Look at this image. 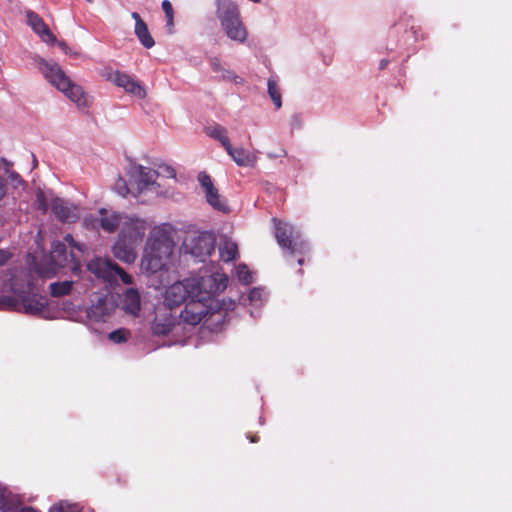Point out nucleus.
I'll list each match as a JSON object with an SVG mask.
<instances>
[{"instance_id": "1", "label": "nucleus", "mask_w": 512, "mask_h": 512, "mask_svg": "<svg viewBox=\"0 0 512 512\" xmlns=\"http://www.w3.org/2000/svg\"><path fill=\"white\" fill-rule=\"evenodd\" d=\"M148 228L146 220L128 216L112 246L114 257L127 264L133 263L137 258V248L142 243Z\"/></svg>"}, {"instance_id": "2", "label": "nucleus", "mask_w": 512, "mask_h": 512, "mask_svg": "<svg viewBox=\"0 0 512 512\" xmlns=\"http://www.w3.org/2000/svg\"><path fill=\"white\" fill-rule=\"evenodd\" d=\"M39 69L53 86L64 93V95L79 108L88 106V99L82 87L73 83L58 64L41 59Z\"/></svg>"}, {"instance_id": "3", "label": "nucleus", "mask_w": 512, "mask_h": 512, "mask_svg": "<svg viewBox=\"0 0 512 512\" xmlns=\"http://www.w3.org/2000/svg\"><path fill=\"white\" fill-rule=\"evenodd\" d=\"M189 279L192 298H197L211 303L213 296L223 292L228 283V277L224 273L210 272L208 269L200 270V273Z\"/></svg>"}, {"instance_id": "4", "label": "nucleus", "mask_w": 512, "mask_h": 512, "mask_svg": "<svg viewBox=\"0 0 512 512\" xmlns=\"http://www.w3.org/2000/svg\"><path fill=\"white\" fill-rule=\"evenodd\" d=\"M274 222L275 237L277 243L283 249L286 260L290 262L291 258L296 255L298 256V264L303 265L304 255L309 250L307 243L291 224L276 219H274Z\"/></svg>"}, {"instance_id": "5", "label": "nucleus", "mask_w": 512, "mask_h": 512, "mask_svg": "<svg viewBox=\"0 0 512 512\" xmlns=\"http://www.w3.org/2000/svg\"><path fill=\"white\" fill-rule=\"evenodd\" d=\"M215 242L212 233L202 232L189 236L184 242V250L198 261L204 262L214 251Z\"/></svg>"}, {"instance_id": "6", "label": "nucleus", "mask_w": 512, "mask_h": 512, "mask_svg": "<svg viewBox=\"0 0 512 512\" xmlns=\"http://www.w3.org/2000/svg\"><path fill=\"white\" fill-rule=\"evenodd\" d=\"M174 246L172 226L170 224H162L150 231L145 248L162 253L163 256H171Z\"/></svg>"}, {"instance_id": "7", "label": "nucleus", "mask_w": 512, "mask_h": 512, "mask_svg": "<svg viewBox=\"0 0 512 512\" xmlns=\"http://www.w3.org/2000/svg\"><path fill=\"white\" fill-rule=\"evenodd\" d=\"M188 298H192V289L189 279L177 281L170 285L164 294V304L172 309L181 305Z\"/></svg>"}, {"instance_id": "8", "label": "nucleus", "mask_w": 512, "mask_h": 512, "mask_svg": "<svg viewBox=\"0 0 512 512\" xmlns=\"http://www.w3.org/2000/svg\"><path fill=\"white\" fill-rule=\"evenodd\" d=\"M51 262L55 266L54 271L59 268L72 264L71 269L74 273H78L80 270V262L75 259L73 253H68L66 245L60 241H54L51 246L50 254Z\"/></svg>"}, {"instance_id": "9", "label": "nucleus", "mask_w": 512, "mask_h": 512, "mask_svg": "<svg viewBox=\"0 0 512 512\" xmlns=\"http://www.w3.org/2000/svg\"><path fill=\"white\" fill-rule=\"evenodd\" d=\"M208 307L209 303L197 298H191V301L181 311L180 318L184 323L193 326L197 325L206 320L207 313H209Z\"/></svg>"}, {"instance_id": "10", "label": "nucleus", "mask_w": 512, "mask_h": 512, "mask_svg": "<svg viewBox=\"0 0 512 512\" xmlns=\"http://www.w3.org/2000/svg\"><path fill=\"white\" fill-rule=\"evenodd\" d=\"M198 181L205 190L207 202L217 211L222 213H229L230 208L226 200L221 197L218 190L214 187L211 177L205 172L198 175Z\"/></svg>"}, {"instance_id": "11", "label": "nucleus", "mask_w": 512, "mask_h": 512, "mask_svg": "<svg viewBox=\"0 0 512 512\" xmlns=\"http://www.w3.org/2000/svg\"><path fill=\"white\" fill-rule=\"evenodd\" d=\"M128 216L129 215L123 213L101 208L98 210V216L94 219L93 226H99L107 233H114L119 227H122L124 220H126Z\"/></svg>"}, {"instance_id": "12", "label": "nucleus", "mask_w": 512, "mask_h": 512, "mask_svg": "<svg viewBox=\"0 0 512 512\" xmlns=\"http://www.w3.org/2000/svg\"><path fill=\"white\" fill-rule=\"evenodd\" d=\"M108 79L118 87L123 88L126 92L140 99L146 96V91L141 84L126 73L116 71L111 73Z\"/></svg>"}, {"instance_id": "13", "label": "nucleus", "mask_w": 512, "mask_h": 512, "mask_svg": "<svg viewBox=\"0 0 512 512\" xmlns=\"http://www.w3.org/2000/svg\"><path fill=\"white\" fill-rule=\"evenodd\" d=\"M9 286L13 294L22 296L32 292V274L27 269H17L11 273Z\"/></svg>"}, {"instance_id": "14", "label": "nucleus", "mask_w": 512, "mask_h": 512, "mask_svg": "<svg viewBox=\"0 0 512 512\" xmlns=\"http://www.w3.org/2000/svg\"><path fill=\"white\" fill-rule=\"evenodd\" d=\"M26 21L32 30L42 39V41L49 45L55 44V35L51 32L48 25L37 13L31 10L26 11Z\"/></svg>"}, {"instance_id": "15", "label": "nucleus", "mask_w": 512, "mask_h": 512, "mask_svg": "<svg viewBox=\"0 0 512 512\" xmlns=\"http://www.w3.org/2000/svg\"><path fill=\"white\" fill-rule=\"evenodd\" d=\"M159 175V171L139 165L136 168L135 174V183L138 193H142L145 190H155L157 192L156 187L158 184L156 183V179Z\"/></svg>"}, {"instance_id": "16", "label": "nucleus", "mask_w": 512, "mask_h": 512, "mask_svg": "<svg viewBox=\"0 0 512 512\" xmlns=\"http://www.w3.org/2000/svg\"><path fill=\"white\" fill-rule=\"evenodd\" d=\"M112 311L113 304L106 297L99 296L86 309V316L91 321L104 322Z\"/></svg>"}, {"instance_id": "17", "label": "nucleus", "mask_w": 512, "mask_h": 512, "mask_svg": "<svg viewBox=\"0 0 512 512\" xmlns=\"http://www.w3.org/2000/svg\"><path fill=\"white\" fill-rule=\"evenodd\" d=\"M169 257L170 256H163L162 253L145 248L141 259L140 269L141 271L149 274L161 271L165 268Z\"/></svg>"}, {"instance_id": "18", "label": "nucleus", "mask_w": 512, "mask_h": 512, "mask_svg": "<svg viewBox=\"0 0 512 512\" xmlns=\"http://www.w3.org/2000/svg\"><path fill=\"white\" fill-rule=\"evenodd\" d=\"M54 215L62 222L74 223L78 219L77 207L61 198H54L50 204Z\"/></svg>"}, {"instance_id": "19", "label": "nucleus", "mask_w": 512, "mask_h": 512, "mask_svg": "<svg viewBox=\"0 0 512 512\" xmlns=\"http://www.w3.org/2000/svg\"><path fill=\"white\" fill-rule=\"evenodd\" d=\"M87 269L105 281L113 282V272L116 270V263L109 258L97 257L87 264Z\"/></svg>"}, {"instance_id": "20", "label": "nucleus", "mask_w": 512, "mask_h": 512, "mask_svg": "<svg viewBox=\"0 0 512 512\" xmlns=\"http://www.w3.org/2000/svg\"><path fill=\"white\" fill-rule=\"evenodd\" d=\"M215 3L216 16L220 21V25L240 18L238 5L232 0H215Z\"/></svg>"}, {"instance_id": "21", "label": "nucleus", "mask_w": 512, "mask_h": 512, "mask_svg": "<svg viewBox=\"0 0 512 512\" xmlns=\"http://www.w3.org/2000/svg\"><path fill=\"white\" fill-rule=\"evenodd\" d=\"M21 298V312L30 315H41L46 310V301L36 294H24Z\"/></svg>"}, {"instance_id": "22", "label": "nucleus", "mask_w": 512, "mask_h": 512, "mask_svg": "<svg viewBox=\"0 0 512 512\" xmlns=\"http://www.w3.org/2000/svg\"><path fill=\"white\" fill-rule=\"evenodd\" d=\"M121 307L126 313L132 316H138L141 310L139 291L135 288H128L122 295Z\"/></svg>"}, {"instance_id": "23", "label": "nucleus", "mask_w": 512, "mask_h": 512, "mask_svg": "<svg viewBox=\"0 0 512 512\" xmlns=\"http://www.w3.org/2000/svg\"><path fill=\"white\" fill-rule=\"evenodd\" d=\"M221 28L225 32L226 36L232 41L243 44L247 40L248 31L241 21V18L228 23H223Z\"/></svg>"}, {"instance_id": "24", "label": "nucleus", "mask_w": 512, "mask_h": 512, "mask_svg": "<svg viewBox=\"0 0 512 512\" xmlns=\"http://www.w3.org/2000/svg\"><path fill=\"white\" fill-rule=\"evenodd\" d=\"M225 150L238 166L253 167L257 162V157L242 147L234 148L230 143Z\"/></svg>"}, {"instance_id": "25", "label": "nucleus", "mask_w": 512, "mask_h": 512, "mask_svg": "<svg viewBox=\"0 0 512 512\" xmlns=\"http://www.w3.org/2000/svg\"><path fill=\"white\" fill-rule=\"evenodd\" d=\"M131 16L135 20V34L139 41L145 48H152L155 45V41L151 36L146 23L137 12H133Z\"/></svg>"}, {"instance_id": "26", "label": "nucleus", "mask_w": 512, "mask_h": 512, "mask_svg": "<svg viewBox=\"0 0 512 512\" xmlns=\"http://www.w3.org/2000/svg\"><path fill=\"white\" fill-rule=\"evenodd\" d=\"M208 309H209V313H207L205 324L209 328L216 330L223 325V323L226 320L227 314L224 313L219 308H216L213 304V301H211V303H209Z\"/></svg>"}, {"instance_id": "27", "label": "nucleus", "mask_w": 512, "mask_h": 512, "mask_svg": "<svg viewBox=\"0 0 512 512\" xmlns=\"http://www.w3.org/2000/svg\"><path fill=\"white\" fill-rule=\"evenodd\" d=\"M174 325V320L171 316L157 315L151 324L153 334L158 336L167 335Z\"/></svg>"}, {"instance_id": "28", "label": "nucleus", "mask_w": 512, "mask_h": 512, "mask_svg": "<svg viewBox=\"0 0 512 512\" xmlns=\"http://www.w3.org/2000/svg\"><path fill=\"white\" fill-rule=\"evenodd\" d=\"M220 259L224 262L234 261L238 256V246L235 242L225 239L219 245Z\"/></svg>"}, {"instance_id": "29", "label": "nucleus", "mask_w": 512, "mask_h": 512, "mask_svg": "<svg viewBox=\"0 0 512 512\" xmlns=\"http://www.w3.org/2000/svg\"><path fill=\"white\" fill-rule=\"evenodd\" d=\"M205 131L209 137L219 141L224 148H226L230 144V140L227 136V131L224 127L216 124L214 126L207 127Z\"/></svg>"}, {"instance_id": "30", "label": "nucleus", "mask_w": 512, "mask_h": 512, "mask_svg": "<svg viewBox=\"0 0 512 512\" xmlns=\"http://www.w3.org/2000/svg\"><path fill=\"white\" fill-rule=\"evenodd\" d=\"M74 282L65 280L54 282L49 285L51 295L54 297H62L68 295L73 287Z\"/></svg>"}, {"instance_id": "31", "label": "nucleus", "mask_w": 512, "mask_h": 512, "mask_svg": "<svg viewBox=\"0 0 512 512\" xmlns=\"http://www.w3.org/2000/svg\"><path fill=\"white\" fill-rule=\"evenodd\" d=\"M267 86L268 94L271 100L273 101L276 109H280L282 107V95L277 81L273 78H270L267 81Z\"/></svg>"}, {"instance_id": "32", "label": "nucleus", "mask_w": 512, "mask_h": 512, "mask_svg": "<svg viewBox=\"0 0 512 512\" xmlns=\"http://www.w3.org/2000/svg\"><path fill=\"white\" fill-rule=\"evenodd\" d=\"M0 306L9 310L21 311V298L15 294L0 296Z\"/></svg>"}, {"instance_id": "33", "label": "nucleus", "mask_w": 512, "mask_h": 512, "mask_svg": "<svg viewBox=\"0 0 512 512\" xmlns=\"http://www.w3.org/2000/svg\"><path fill=\"white\" fill-rule=\"evenodd\" d=\"M265 299V292L261 288H253L247 297H243L242 300L246 302L249 301L250 304L254 306H260Z\"/></svg>"}, {"instance_id": "34", "label": "nucleus", "mask_w": 512, "mask_h": 512, "mask_svg": "<svg viewBox=\"0 0 512 512\" xmlns=\"http://www.w3.org/2000/svg\"><path fill=\"white\" fill-rule=\"evenodd\" d=\"M236 272H237V277L241 283L248 285L253 282L252 273L245 264H240L237 267Z\"/></svg>"}, {"instance_id": "35", "label": "nucleus", "mask_w": 512, "mask_h": 512, "mask_svg": "<svg viewBox=\"0 0 512 512\" xmlns=\"http://www.w3.org/2000/svg\"><path fill=\"white\" fill-rule=\"evenodd\" d=\"M49 512H81V509L76 504H70L66 501H61L52 507Z\"/></svg>"}, {"instance_id": "36", "label": "nucleus", "mask_w": 512, "mask_h": 512, "mask_svg": "<svg viewBox=\"0 0 512 512\" xmlns=\"http://www.w3.org/2000/svg\"><path fill=\"white\" fill-rule=\"evenodd\" d=\"M220 74V77L223 79V80H226V81H231V82H234L236 84H243L244 83V80L242 77L238 76L234 71L232 70H229V69H226V68H223L222 71L219 72Z\"/></svg>"}, {"instance_id": "37", "label": "nucleus", "mask_w": 512, "mask_h": 512, "mask_svg": "<svg viewBox=\"0 0 512 512\" xmlns=\"http://www.w3.org/2000/svg\"><path fill=\"white\" fill-rule=\"evenodd\" d=\"M213 304L216 308H219L220 310H222L224 313H228L229 311H232L234 310L235 306H236V303L234 300L232 299H222L221 301L219 300H213Z\"/></svg>"}, {"instance_id": "38", "label": "nucleus", "mask_w": 512, "mask_h": 512, "mask_svg": "<svg viewBox=\"0 0 512 512\" xmlns=\"http://www.w3.org/2000/svg\"><path fill=\"white\" fill-rule=\"evenodd\" d=\"M116 270L113 272V281H116L119 278L123 284L130 285L133 283V278L131 275L126 273L119 265L116 264Z\"/></svg>"}, {"instance_id": "39", "label": "nucleus", "mask_w": 512, "mask_h": 512, "mask_svg": "<svg viewBox=\"0 0 512 512\" xmlns=\"http://www.w3.org/2000/svg\"><path fill=\"white\" fill-rule=\"evenodd\" d=\"M0 512H36L31 507H24V508H18L16 505L4 502L3 505L0 507Z\"/></svg>"}, {"instance_id": "40", "label": "nucleus", "mask_w": 512, "mask_h": 512, "mask_svg": "<svg viewBox=\"0 0 512 512\" xmlns=\"http://www.w3.org/2000/svg\"><path fill=\"white\" fill-rule=\"evenodd\" d=\"M128 332L124 329L112 331L109 334V339L115 343H122L127 340Z\"/></svg>"}, {"instance_id": "41", "label": "nucleus", "mask_w": 512, "mask_h": 512, "mask_svg": "<svg viewBox=\"0 0 512 512\" xmlns=\"http://www.w3.org/2000/svg\"><path fill=\"white\" fill-rule=\"evenodd\" d=\"M64 241L71 247L79 252H84L86 250V245L80 242H77L74 240L73 236L71 234H67L64 237Z\"/></svg>"}, {"instance_id": "42", "label": "nucleus", "mask_w": 512, "mask_h": 512, "mask_svg": "<svg viewBox=\"0 0 512 512\" xmlns=\"http://www.w3.org/2000/svg\"><path fill=\"white\" fill-rule=\"evenodd\" d=\"M36 202L38 205V208L43 212L46 213L49 209L48 202L45 198V194L42 191H39L36 195Z\"/></svg>"}, {"instance_id": "43", "label": "nucleus", "mask_w": 512, "mask_h": 512, "mask_svg": "<svg viewBox=\"0 0 512 512\" xmlns=\"http://www.w3.org/2000/svg\"><path fill=\"white\" fill-rule=\"evenodd\" d=\"M116 189L118 193L122 196H126L129 193V188L126 185V182L123 179H119L116 182Z\"/></svg>"}, {"instance_id": "44", "label": "nucleus", "mask_w": 512, "mask_h": 512, "mask_svg": "<svg viewBox=\"0 0 512 512\" xmlns=\"http://www.w3.org/2000/svg\"><path fill=\"white\" fill-rule=\"evenodd\" d=\"M161 6L166 15V18H170V16H174L173 7L169 0H164L162 2Z\"/></svg>"}, {"instance_id": "45", "label": "nucleus", "mask_w": 512, "mask_h": 512, "mask_svg": "<svg viewBox=\"0 0 512 512\" xmlns=\"http://www.w3.org/2000/svg\"><path fill=\"white\" fill-rule=\"evenodd\" d=\"M210 65L214 72L219 73L224 68L220 60L216 57L210 59Z\"/></svg>"}, {"instance_id": "46", "label": "nucleus", "mask_w": 512, "mask_h": 512, "mask_svg": "<svg viewBox=\"0 0 512 512\" xmlns=\"http://www.w3.org/2000/svg\"><path fill=\"white\" fill-rule=\"evenodd\" d=\"M11 258V253L7 250L0 249V266L4 265Z\"/></svg>"}, {"instance_id": "47", "label": "nucleus", "mask_w": 512, "mask_h": 512, "mask_svg": "<svg viewBox=\"0 0 512 512\" xmlns=\"http://www.w3.org/2000/svg\"><path fill=\"white\" fill-rule=\"evenodd\" d=\"M57 45L62 49V51L67 54V55H76V53H73L71 48L68 47V45L64 42V41H57L56 42Z\"/></svg>"}, {"instance_id": "48", "label": "nucleus", "mask_w": 512, "mask_h": 512, "mask_svg": "<svg viewBox=\"0 0 512 512\" xmlns=\"http://www.w3.org/2000/svg\"><path fill=\"white\" fill-rule=\"evenodd\" d=\"M161 169H163V171L165 172L166 176L169 177V178H175V170L170 167V166H164V167H160Z\"/></svg>"}, {"instance_id": "49", "label": "nucleus", "mask_w": 512, "mask_h": 512, "mask_svg": "<svg viewBox=\"0 0 512 512\" xmlns=\"http://www.w3.org/2000/svg\"><path fill=\"white\" fill-rule=\"evenodd\" d=\"M166 27L168 29L169 34H172L174 32V16H170V18H167Z\"/></svg>"}, {"instance_id": "50", "label": "nucleus", "mask_w": 512, "mask_h": 512, "mask_svg": "<svg viewBox=\"0 0 512 512\" xmlns=\"http://www.w3.org/2000/svg\"><path fill=\"white\" fill-rule=\"evenodd\" d=\"M292 125L295 127V128H300L302 123H301V119L299 116L297 115H294L292 117Z\"/></svg>"}, {"instance_id": "51", "label": "nucleus", "mask_w": 512, "mask_h": 512, "mask_svg": "<svg viewBox=\"0 0 512 512\" xmlns=\"http://www.w3.org/2000/svg\"><path fill=\"white\" fill-rule=\"evenodd\" d=\"M389 61L387 59H382L380 62H379V69H384L387 67Z\"/></svg>"}, {"instance_id": "52", "label": "nucleus", "mask_w": 512, "mask_h": 512, "mask_svg": "<svg viewBox=\"0 0 512 512\" xmlns=\"http://www.w3.org/2000/svg\"><path fill=\"white\" fill-rule=\"evenodd\" d=\"M5 498L4 490L0 489V502H2Z\"/></svg>"}, {"instance_id": "53", "label": "nucleus", "mask_w": 512, "mask_h": 512, "mask_svg": "<svg viewBox=\"0 0 512 512\" xmlns=\"http://www.w3.org/2000/svg\"><path fill=\"white\" fill-rule=\"evenodd\" d=\"M269 157H271V158H275V157H276V155L269 154Z\"/></svg>"}, {"instance_id": "54", "label": "nucleus", "mask_w": 512, "mask_h": 512, "mask_svg": "<svg viewBox=\"0 0 512 512\" xmlns=\"http://www.w3.org/2000/svg\"><path fill=\"white\" fill-rule=\"evenodd\" d=\"M86 1H87V2H89V3H92V2H93V0H86Z\"/></svg>"}]
</instances>
